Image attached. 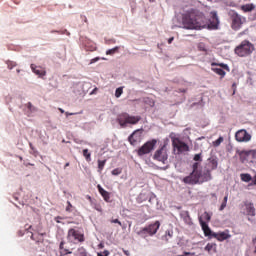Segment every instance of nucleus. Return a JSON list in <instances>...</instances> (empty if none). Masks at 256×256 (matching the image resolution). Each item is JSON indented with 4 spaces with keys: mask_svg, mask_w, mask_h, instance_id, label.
<instances>
[{
    "mask_svg": "<svg viewBox=\"0 0 256 256\" xmlns=\"http://www.w3.org/2000/svg\"><path fill=\"white\" fill-rule=\"evenodd\" d=\"M182 23L185 29H219V17L215 11L211 12V18L207 22L203 13L191 10L182 16Z\"/></svg>",
    "mask_w": 256,
    "mask_h": 256,
    "instance_id": "f257e3e1",
    "label": "nucleus"
},
{
    "mask_svg": "<svg viewBox=\"0 0 256 256\" xmlns=\"http://www.w3.org/2000/svg\"><path fill=\"white\" fill-rule=\"evenodd\" d=\"M218 162L217 159L212 158L209 160L208 167L204 172L199 168V163L196 162L192 165V172L190 175L183 178V183L185 185H203V183H207V181H211L213 177L211 176V171H215L217 169Z\"/></svg>",
    "mask_w": 256,
    "mask_h": 256,
    "instance_id": "f03ea898",
    "label": "nucleus"
},
{
    "mask_svg": "<svg viewBox=\"0 0 256 256\" xmlns=\"http://www.w3.org/2000/svg\"><path fill=\"white\" fill-rule=\"evenodd\" d=\"M200 226L202 227V231L204 232L205 237H209V239H217V241L223 242L227 241V239H231V234H229V230L224 232H213L211 228H209V224L207 222L202 221L200 219Z\"/></svg>",
    "mask_w": 256,
    "mask_h": 256,
    "instance_id": "7ed1b4c3",
    "label": "nucleus"
},
{
    "mask_svg": "<svg viewBox=\"0 0 256 256\" xmlns=\"http://www.w3.org/2000/svg\"><path fill=\"white\" fill-rule=\"evenodd\" d=\"M141 121V116H131L129 113L124 112L118 115L117 122L120 127H127V125H137Z\"/></svg>",
    "mask_w": 256,
    "mask_h": 256,
    "instance_id": "20e7f679",
    "label": "nucleus"
},
{
    "mask_svg": "<svg viewBox=\"0 0 256 256\" xmlns=\"http://www.w3.org/2000/svg\"><path fill=\"white\" fill-rule=\"evenodd\" d=\"M255 47L249 42V40H243L240 45L235 48V53L238 57H248L253 53Z\"/></svg>",
    "mask_w": 256,
    "mask_h": 256,
    "instance_id": "39448f33",
    "label": "nucleus"
},
{
    "mask_svg": "<svg viewBox=\"0 0 256 256\" xmlns=\"http://www.w3.org/2000/svg\"><path fill=\"white\" fill-rule=\"evenodd\" d=\"M230 20H231V29H233V31H239V29L243 27V23H245L246 21L245 17L241 16L236 11L230 12Z\"/></svg>",
    "mask_w": 256,
    "mask_h": 256,
    "instance_id": "423d86ee",
    "label": "nucleus"
},
{
    "mask_svg": "<svg viewBox=\"0 0 256 256\" xmlns=\"http://www.w3.org/2000/svg\"><path fill=\"white\" fill-rule=\"evenodd\" d=\"M167 143L163 144L158 150L155 151L153 155L154 161H159L164 165L167 163V159H169V154L167 153Z\"/></svg>",
    "mask_w": 256,
    "mask_h": 256,
    "instance_id": "0eeeda50",
    "label": "nucleus"
},
{
    "mask_svg": "<svg viewBox=\"0 0 256 256\" xmlns=\"http://www.w3.org/2000/svg\"><path fill=\"white\" fill-rule=\"evenodd\" d=\"M155 145H157V139H152L144 143L137 151L139 157H143V155H148V153H151V151L155 149Z\"/></svg>",
    "mask_w": 256,
    "mask_h": 256,
    "instance_id": "6e6552de",
    "label": "nucleus"
},
{
    "mask_svg": "<svg viewBox=\"0 0 256 256\" xmlns=\"http://www.w3.org/2000/svg\"><path fill=\"white\" fill-rule=\"evenodd\" d=\"M67 239L71 243H83V241H85V236L79 232V230L71 228L68 230Z\"/></svg>",
    "mask_w": 256,
    "mask_h": 256,
    "instance_id": "1a4fd4ad",
    "label": "nucleus"
},
{
    "mask_svg": "<svg viewBox=\"0 0 256 256\" xmlns=\"http://www.w3.org/2000/svg\"><path fill=\"white\" fill-rule=\"evenodd\" d=\"M161 227V222L155 221L153 224L148 225L147 227H144L140 232L139 235H145V233H148V235L153 236L159 231V228Z\"/></svg>",
    "mask_w": 256,
    "mask_h": 256,
    "instance_id": "9d476101",
    "label": "nucleus"
},
{
    "mask_svg": "<svg viewBox=\"0 0 256 256\" xmlns=\"http://www.w3.org/2000/svg\"><path fill=\"white\" fill-rule=\"evenodd\" d=\"M211 67H221V68H212V71L214 73H216V75H220V77L222 79L226 75L225 70L229 71V66L227 64H223V63L213 62V63H211ZM223 69H225V70H223Z\"/></svg>",
    "mask_w": 256,
    "mask_h": 256,
    "instance_id": "9b49d317",
    "label": "nucleus"
},
{
    "mask_svg": "<svg viewBox=\"0 0 256 256\" xmlns=\"http://www.w3.org/2000/svg\"><path fill=\"white\" fill-rule=\"evenodd\" d=\"M172 145H173L174 149H177L178 155L180 153H186L187 151H189V145H187V143L181 141L179 138H175L172 141Z\"/></svg>",
    "mask_w": 256,
    "mask_h": 256,
    "instance_id": "f8f14e48",
    "label": "nucleus"
},
{
    "mask_svg": "<svg viewBox=\"0 0 256 256\" xmlns=\"http://www.w3.org/2000/svg\"><path fill=\"white\" fill-rule=\"evenodd\" d=\"M235 139L238 143H247L251 141V134L246 132V130H239L235 134Z\"/></svg>",
    "mask_w": 256,
    "mask_h": 256,
    "instance_id": "ddd939ff",
    "label": "nucleus"
},
{
    "mask_svg": "<svg viewBox=\"0 0 256 256\" xmlns=\"http://www.w3.org/2000/svg\"><path fill=\"white\" fill-rule=\"evenodd\" d=\"M143 133V128L135 130L129 137L128 141L130 145H137L138 143L141 142V134Z\"/></svg>",
    "mask_w": 256,
    "mask_h": 256,
    "instance_id": "4468645a",
    "label": "nucleus"
},
{
    "mask_svg": "<svg viewBox=\"0 0 256 256\" xmlns=\"http://www.w3.org/2000/svg\"><path fill=\"white\" fill-rule=\"evenodd\" d=\"M31 69L35 75H39V77H45L47 72L45 69L41 68V66H36L35 64H31Z\"/></svg>",
    "mask_w": 256,
    "mask_h": 256,
    "instance_id": "2eb2a0df",
    "label": "nucleus"
},
{
    "mask_svg": "<svg viewBox=\"0 0 256 256\" xmlns=\"http://www.w3.org/2000/svg\"><path fill=\"white\" fill-rule=\"evenodd\" d=\"M97 189L100 193V195L103 197L104 201H106V203H109V201H111V194H109V192L105 189H103V187H101V185H97Z\"/></svg>",
    "mask_w": 256,
    "mask_h": 256,
    "instance_id": "dca6fc26",
    "label": "nucleus"
},
{
    "mask_svg": "<svg viewBox=\"0 0 256 256\" xmlns=\"http://www.w3.org/2000/svg\"><path fill=\"white\" fill-rule=\"evenodd\" d=\"M245 207L247 215L250 217H255V205H253L251 202H247L245 203Z\"/></svg>",
    "mask_w": 256,
    "mask_h": 256,
    "instance_id": "f3484780",
    "label": "nucleus"
},
{
    "mask_svg": "<svg viewBox=\"0 0 256 256\" xmlns=\"http://www.w3.org/2000/svg\"><path fill=\"white\" fill-rule=\"evenodd\" d=\"M241 10L244 11V13H251V11H255V4H245L241 6Z\"/></svg>",
    "mask_w": 256,
    "mask_h": 256,
    "instance_id": "a211bd4d",
    "label": "nucleus"
},
{
    "mask_svg": "<svg viewBox=\"0 0 256 256\" xmlns=\"http://www.w3.org/2000/svg\"><path fill=\"white\" fill-rule=\"evenodd\" d=\"M241 180L244 181V183H249L250 181L253 180V177H251V174H241L240 175Z\"/></svg>",
    "mask_w": 256,
    "mask_h": 256,
    "instance_id": "6ab92c4d",
    "label": "nucleus"
},
{
    "mask_svg": "<svg viewBox=\"0 0 256 256\" xmlns=\"http://www.w3.org/2000/svg\"><path fill=\"white\" fill-rule=\"evenodd\" d=\"M144 103L146 105H149V107H155V100L153 98H150V97L144 98Z\"/></svg>",
    "mask_w": 256,
    "mask_h": 256,
    "instance_id": "aec40b11",
    "label": "nucleus"
},
{
    "mask_svg": "<svg viewBox=\"0 0 256 256\" xmlns=\"http://www.w3.org/2000/svg\"><path fill=\"white\" fill-rule=\"evenodd\" d=\"M105 163H107V160H98V173H102L105 169Z\"/></svg>",
    "mask_w": 256,
    "mask_h": 256,
    "instance_id": "412c9836",
    "label": "nucleus"
},
{
    "mask_svg": "<svg viewBox=\"0 0 256 256\" xmlns=\"http://www.w3.org/2000/svg\"><path fill=\"white\" fill-rule=\"evenodd\" d=\"M203 219H204V221H211V214H209L208 212H204L203 214H202V217L201 218H199V223H201V220L203 221Z\"/></svg>",
    "mask_w": 256,
    "mask_h": 256,
    "instance_id": "4be33fe9",
    "label": "nucleus"
},
{
    "mask_svg": "<svg viewBox=\"0 0 256 256\" xmlns=\"http://www.w3.org/2000/svg\"><path fill=\"white\" fill-rule=\"evenodd\" d=\"M217 247V244H213V243H208L206 246H205V251H208V253H211V251H215Z\"/></svg>",
    "mask_w": 256,
    "mask_h": 256,
    "instance_id": "5701e85b",
    "label": "nucleus"
},
{
    "mask_svg": "<svg viewBox=\"0 0 256 256\" xmlns=\"http://www.w3.org/2000/svg\"><path fill=\"white\" fill-rule=\"evenodd\" d=\"M229 199V194H226V196L223 199V202L219 208V211H223L225 209V207H227V201Z\"/></svg>",
    "mask_w": 256,
    "mask_h": 256,
    "instance_id": "b1692460",
    "label": "nucleus"
},
{
    "mask_svg": "<svg viewBox=\"0 0 256 256\" xmlns=\"http://www.w3.org/2000/svg\"><path fill=\"white\" fill-rule=\"evenodd\" d=\"M83 157H85V159H86V161H88V163L91 161V153L89 152V149L83 150Z\"/></svg>",
    "mask_w": 256,
    "mask_h": 256,
    "instance_id": "393cba45",
    "label": "nucleus"
},
{
    "mask_svg": "<svg viewBox=\"0 0 256 256\" xmlns=\"http://www.w3.org/2000/svg\"><path fill=\"white\" fill-rule=\"evenodd\" d=\"M117 51H119V46H116L112 49L107 50L106 55H115V53H117Z\"/></svg>",
    "mask_w": 256,
    "mask_h": 256,
    "instance_id": "a878e982",
    "label": "nucleus"
},
{
    "mask_svg": "<svg viewBox=\"0 0 256 256\" xmlns=\"http://www.w3.org/2000/svg\"><path fill=\"white\" fill-rule=\"evenodd\" d=\"M223 141H224L223 136H220L217 140H215L213 142V146L214 147H219V145H221Z\"/></svg>",
    "mask_w": 256,
    "mask_h": 256,
    "instance_id": "bb28decb",
    "label": "nucleus"
},
{
    "mask_svg": "<svg viewBox=\"0 0 256 256\" xmlns=\"http://www.w3.org/2000/svg\"><path fill=\"white\" fill-rule=\"evenodd\" d=\"M121 95H123V87H119L115 91V97H117V99H119V97H121Z\"/></svg>",
    "mask_w": 256,
    "mask_h": 256,
    "instance_id": "cd10ccee",
    "label": "nucleus"
},
{
    "mask_svg": "<svg viewBox=\"0 0 256 256\" xmlns=\"http://www.w3.org/2000/svg\"><path fill=\"white\" fill-rule=\"evenodd\" d=\"M121 173H123V169H121V168H115V169L112 170V172H111V174H112V175H115V176L121 175Z\"/></svg>",
    "mask_w": 256,
    "mask_h": 256,
    "instance_id": "c85d7f7f",
    "label": "nucleus"
},
{
    "mask_svg": "<svg viewBox=\"0 0 256 256\" xmlns=\"http://www.w3.org/2000/svg\"><path fill=\"white\" fill-rule=\"evenodd\" d=\"M59 249V255H61L62 251H69V249H65V242L60 243Z\"/></svg>",
    "mask_w": 256,
    "mask_h": 256,
    "instance_id": "c756f323",
    "label": "nucleus"
},
{
    "mask_svg": "<svg viewBox=\"0 0 256 256\" xmlns=\"http://www.w3.org/2000/svg\"><path fill=\"white\" fill-rule=\"evenodd\" d=\"M72 209H73V204H71L70 201H67V207H66L67 213H71V211H73Z\"/></svg>",
    "mask_w": 256,
    "mask_h": 256,
    "instance_id": "7c9ffc66",
    "label": "nucleus"
},
{
    "mask_svg": "<svg viewBox=\"0 0 256 256\" xmlns=\"http://www.w3.org/2000/svg\"><path fill=\"white\" fill-rule=\"evenodd\" d=\"M7 65H8V69H13L14 67H17V63L13 61H8Z\"/></svg>",
    "mask_w": 256,
    "mask_h": 256,
    "instance_id": "2f4dec72",
    "label": "nucleus"
},
{
    "mask_svg": "<svg viewBox=\"0 0 256 256\" xmlns=\"http://www.w3.org/2000/svg\"><path fill=\"white\" fill-rule=\"evenodd\" d=\"M184 221L186 223H191V216H189V212H187L186 216L184 217Z\"/></svg>",
    "mask_w": 256,
    "mask_h": 256,
    "instance_id": "473e14b6",
    "label": "nucleus"
},
{
    "mask_svg": "<svg viewBox=\"0 0 256 256\" xmlns=\"http://www.w3.org/2000/svg\"><path fill=\"white\" fill-rule=\"evenodd\" d=\"M232 89H233V93H232V95H235V93H236V91H237V83H233L232 84Z\"/></svg>",
    "mask_w": 256,
    "mask_h": 256,
    "instance_id": "72a5a7b5",
    "label": "nucleus"
},
{
    "mask_svg": "<svg viewBox=\"0 0 256 256\" xmlns=\"http://www.w3.org/2000/svg\"><path fill=\"white\" fill-rule=\"evenodd\" d=\"M194 161H202L201 154L194 155Z\"/></svg>",
    "mask_w": 256,
    "mask_h": 256,
    "instance_id": "f704fd0d",
    "label": "nucleus"
},
{
    "mask_svg": "<svg viewBox=\"0 0 256 256\" xmlns=\"http://www.w3.org/2000/svg\"><path fill=\"white\" fill-rule=\"evenodd\" d=\"M110 223H117L120 227H121V225H123L121 223V221H119V219H113V220L110 221Z\"/></svg>",
    "mask_w": 256,
    "mask_h": 256,
    "instance_id": "c9c22d12",
    "label": "nucleus"
},
{
    "mask_svg": "<svg viewBox=\"0 0 256 256\" xmlns=\"http://www.w3.org/2000/svg\"><path fill=\"white\" fill-rule=\"evenodd\" d=\"M103 253H98L97 256H109V250H105Z\"/></svg>",
    "mask_w": 256,
    "mask_h": 256,
    "instance_id": "e433bc0d",
    "label": "nucleus"
},
{
    "mask_svg": "<svg viewBox=\"0 0 256 256\" xmlns=\"http://www.w3.org/2000/svg\"><path fill=\"white\" fill-rule=\"evenodd\" d=\"M27 108L32 111L33 110V104H31V102L27 103Z\"/></svg>",
    "mask_w": 256,
    "mask_h": 256,
    "instance_id": "4c0bfd02",
    "label": "nucleus"
},
{
    "mask_svg": "<svg viewBox=\"0 0 256 256\" xmlns=\"http://www.w3.org/2000/svg\"><path fill=\"white\" fill-rule=\"evenodd\" d=\"M99 57H96V58H94V59H92L91 61H90V63L91 64H93V63H97V61H99Z\"/></svg>",
    "mask_w": 256,
    "mask_h": 256,
    "instance_id": "58836bf2",
    "label": "nucleus"
},
{
    "mask_svg": "<svg viewBox=\"0 0 256 256\" xmlns=\"http://www.w3.org/2000/svg\"><path fill=\"white\" fill-rule=\"evenodd\" d=\"M60 219H63V217H61V216L55 217L56 223H61Z\"/></svg>",
    "mask_w": 256,
    "mask_h": 256,
    "instance_id": "ea45409f",
    "label": "nucleus"
},
{
    "mask_svg": "<svg viewBox=\"0 0 256 256\" xmlns=\"http://www.w3.org/2000/svg\"><path fill=\"white\" fill-rule=\"evenodd\" d=\"M173 41H175V37H171L168 39V44L171 45V43H173Z\"/></svg>",
    "mask_w": 256,
    "mask_h": 256,
    "instance_id": "a19ab883",
    "label": "nucleus"
},
{
    "mask_svg": "<svg viewBox=\"0 0 256 256\" xmlns=\"http://www.w3.org/2000/svg\"><path fill=\"white\" fill-rule=\"evenodd\" d=\"M123 253L126 256H131V253L128 250L123 249Z\"/></svg>",
    "mask_w": 256,
    "mask_h": 256,
    "instance_id": "79ce46f5",
    "label": "nucleus"
},
{
    "mask_svg": "<svg viewBox=\"0 0 256 256\" xmlns=\"http://www.w3.org/2000/svg\"><path fill=\"white\" fill-rule=\"evenodd\" d=\"M78 113H69V112H66V116L69 117V115H77Z\"/></svg>",
    "mask_w": 256,
    "mask_h": 256,
    "instance_id": "37998d69",
    "label": "nucleus"
},
{
    "mask_svg": "<svg viewBox=\"0 0 256 256\" xmlns=\"http://www.w3.org/2000/svg\"><path fill=\"white\" fill-rule=\"evenodd\" d=\"M98 247H99V249H103V247H105V245H103V243H100V244L98 245Z\"/></svg>",
    "mask_w": 256,
    "mask_h": 256,
    "instance_id": "c03bdc74",
    "label": "nucleus"
},
{
    "mask_svg": "<svg viewBox=\"0 0 256 256\" xmlns=\"http://www.w3.org/2000/svg\"><path fill=\"white\" fill-rule=\"evenodd\" d=\"M67 167H69V162L65 164L64 169H67Z\"/></svg>",
    "mask_w": 256,
    "mask_h": 256,
    "instance_id": "a18cd8bd",
    "label": "nucleus"
},
{
    "mask_svg": "<svg viewBox=\"0 0 256 256\" xmlns=\"http://www.w3.org/2000/svg\"><path fill=\"white\" fill-rule=\"evenodd\" d=\"M97 91V88H95L92 92H91V95H93L94 93H96Z\"/></svg>",
    "mask_w": 256,
    "mask_h": 256,
    "instance_id": "49530a36",
    "label": "nucleus"
},
{
    "mask_svg": "<svg viewBox=\"0 0 256 256\" xmlns=\"http://www.w3.org/2000/svg\"><path fill=\"white\" fill-rule=\"evenodd\" d=\"M60 113H65V110L59 108Z\"/></svg>",
    "mask_w": 256,
    "mask_h": 256,
    "instance_id": "de8ad7c7",
    "label": "nucleus"
},
{
    "mask_svg": "<svg viewBox=\"0 0 256 256\" xmlns=\"http://www.w3.org/2000/svg\"><path fill=\"white\" fill-rule=\"evenodd\" d=\"M33 228V226H28V228H26V229H32Z\"/></svg>",
    "mask_w": 256,
    "mask_h": 256,
    "instance_id": "09e8293b",
    "label": "nucleus"
},
{
    "mask_svg": "<svg viewBox=\"0 0 256 256\" xmlns=\"http://www.w3.org/2000/svg\"><path fill=\"white\" fill-rule=\"evenodd\" d=\"M149 1H150V3H154L155 0H149Z\"/></svg>",
    "mask_w": 256,
    "mask_h": 256,
    "instance_id": "8fccbe9b",
    "label": "nucleus"
},
{
    "mask_svg": "<svg viewBox=\"0 0 256 256\" xmlns=\"http://www.w3.org/2000/svg\"><path fill=\"white\" fill-rule=\"evenodd\" d=\"M185 255H190V253L189 252H185Z\"/></svg>",
    "mask_w": 256,
    "mask_h": 256,
    "instance_id": "3c124183",
    "label": "nucleus"
},
{
    "mask_svg": "<svg viewBox=\"0 0 256 256\" xmlns=\"http://www.w3.org/2000/svg\"><path fill=\"white\" fill-rule=\"evenodd\" d=\"M182 93H185V90H182Z\"/></svg>",
    "mask_w": 256,
    "mask_h": 256,
    "instance_id": "603ef678",
    "label": "nucleus"
},
{
    "mask_svg": "<svg viewBox=\"0 0 256 256\" xmlns=\"http://www.w3.org/2000/svg\"><path fill=\"white\" fill-rule=\"evenodd\" d=\"M88 199H91V196H88Z\"/></svg>",
    "mask_w": 256,
    "mask_h": 256,
    "instance_id": "864d4df0",
    "label": "nucleus"
},
{
    "mask_svg": "<svg viewBox=\"0 0 256 256\" xmlns=\"http://www.w3.org/2000/svg\"><path fill=\"white\" fill-rule=\"evenodd\" d=\"M30 147H33V145H32V144H30Z\"/></svg>",
    "mask_w": 256,
    "mask_h": 256,
    "instance_id": "5fc2aeb1",
    "label": "nucleus"
},
{
    "mask_svg": "<svg viewBox=\"0 0 256 256\" xmlns=\"http://www.w3.org/2000/svg\"><path fill=\"white\" fill-rule=\"evenodd\" d=\"M31 239H33V234H32V236H31Z\"/></svg>",
    "mask_w": 256,
    "mask_h": 256,
    "instance_id": "6e6d98bb",
    "label": "nucleus"
},
{
    "mask_svg": "<svg viewBox=\"0 0 256 256\" xmlns=\"http://www.w3.org/2000/svg\"><path fill=\"white\" fill-rule=\"evenodd\" d=\"M253 153H256V151H253Z\"/></svg>",
    "mask_w": 256,
    "mask_h": 256,
    "instance_id": "4d7b16f0",
    "label": "nucleus"
}]
</instances>
